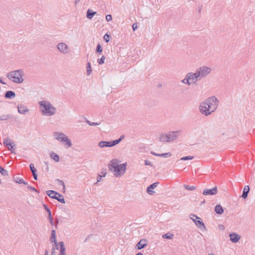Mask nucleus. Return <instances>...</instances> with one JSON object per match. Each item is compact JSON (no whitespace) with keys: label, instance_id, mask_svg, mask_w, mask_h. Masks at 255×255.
Returning a JSON list of instances; mask_svg holds the SVG:
<instances>
[{"label":"nucleus","instance_id":"23","mask_svg":"<svg viewBox=\"0 0 255 255\" xmlns=\"http://www.w3.org/2000/svg\"><path fill=\"white\" fill-rule=\"evenodd\" d=\"M3 143L5 147L8 148L9 145L14 144V142L11 141L9 138L7 137L4 139Z\"/></svg>","mask_w":255,"mask_h":255},{"label":"nucleus","instance_id":"46","mask_svg":"<svg viewBox=\"0 0 255 255\" xmlns=\"http://www.w3.org/2000/svg\"><path fill=\"white\" fill-rule=\"evenodd\" d=\"M144 163H145V165H149L150 166H153V165L152 164V163L148 160H145Z\"/></svg>","mask_w":255,"mask_h":255},{"label":"nucleus","instance_id":"34","mask_svg":"<svg viewBox=\"0 0 255 255\" xmlns=\"http://www.w3.org/2000/svg\"><path fill=\"white\" fill-rule=\"evenodd\" d=\"M102 51H103V48H102V46L100 44H98L97 45V47H96V53H102Z\"/></svg>","mask_w":255,"mask_h":255},{"label":"nucleus","instance_id":"12","mask_svg":"<svg viewBox=\"0 0 255 255\" xmlns=\"http://www.w3.org/2000/svg\"><path fill=\"white\" fill-rule=\"evenodd\" d=\"M198 74L196 71L195 73L189 72L186 74L187 78L191 84H196L198 80H200L201 79L199 77Z\"/></svg>","mask_w":255,"mask_h":255},{"label":"nucleus","instance_id":"55","mask_svg":"<svg viewBox=\"0 0 255 255\" xmlns=\"http://www.w3.org/2000/svg\"><path fill=\"white\" fill-rule=\"evenodd\" d=\"M49 222H50V224H51V225L52 226H53L54 225V222H53V219H51V220H49Z\"/></svg>","mask_w":255,"mask_h":255},{"label":"nucleus","instance_id":"35","mask_svg":"<svg viewBox=\"0 0 255 255\" xmlns=\"http://www.w3.org/2000/svg\"><path fill=\"white\" fill-rule=\"evenodd\" d=\"M194 158V156H186L182 157L180 158L181 160H192Z\"/></svg>","mask_w":255,"mask_h":255},{"label":"nucleus","instance_id":"40","mask_svg":"<svg viewBox=\"0 0 255 255\" xmlns=\"http://www.w3.org/2000/svg\"><path fill=\"white\" fill-rule=\"evenodd\" d=\"M110 35L108 34V33L105 34L104 36V39L107 42H108L110 41Z\"/></svg>","mask_w":255,"mask_h":255},{"label":"nucleus","instance_id":"47","mask_svg":"<svg viewBox=\"0 0 255 255\" xmlns=\"http://www.w3.org/2000/svg\"><path fill=\"white\" fill-rule=\"evenodd\" d=\"M132 27L133 30L135 31L137 28V23H133Z\"/></svg>","mask_w":255,"mask_h":255},{"label":"nucleus","instance_id":"50","mask_svg":"<svg viewBox=\"0 0 255 255\" xmlns=\"http://www.w3.org/2000/svg\"><path fill=\"white\" fill-rule=\"evenodd\" d=\"M48 219H49V220H51V219H52V215H51V212H49L48 213V217H47Z\"/></svg>","mask_w":255,"mask_h":255},{"label":"nucleus","instance_id":"19","mask_svg":"<svg viewBox=\"0 0 255 255\" xmlns=\"http://www.w3.org/2000/svg\"><path fill=\"white\" fill-rule=\"evenodd\" d=\"M16 96L15 93L12 91H7L5 92L4 98L8 99H13Z\"/></svg>","mask_w":255,"mask_h":255},{"label":"nucleus","instance_id":"43","mask_svg":"<svg viewBox=\"0 0 255 255\" xmlns=\"http://www.w3.org/2000/svg\"><path fill=\"white\" fill-rule=\"evenodd\" d=\"M43 206L45 210L47 212V213L51 212L50 209L48 207V206L46 204H43Z\"/></svg>","mask_w":255,"mask_h":255},{"label":"nucleus","instance_id":"29","mask_svg":"<svg viewBox=\"0 0 255 255\" xmlns=\"http://www.w3.org/2000/svg\"><path fill=\"white\" fill-rule=\"evenodd\" d=\"M12 117L11 115H3L1 116H0V121H5L7 120L8 119H10Z\"/></svg>","mask_w":255,"mask_h":255},{"label":"nucleus","instance_id":"4","mask_svg":"<svg viewBox=\"0 0 255 255\" xmlns=\"http://www.w3.org/2000/svg\"><path fill=\"white\" fill-rule=\"evenodd\" d=\"M179 130L169 131L167 133L160 135L159 140L161 142H169L176 139L180 135Z\"/></svg>","mask_w":255,"mask_h":255},{"label":"nucleus","instance_id":"54","mask_svg":"<svg viewBox=\"0 0 255 255\" xmlns=\"http://www.w3.org/2000/svg\"><path fill=\"white\" fill-rule=\"evenodd\" d=\"M92 236V235H89L87 238L85 239V240L84 241V243H85L87 242L88 238H90Z\"/></svg>","mask_w":255,"mask_h":255},{"label":"nucleus","instance_id":"20","mask_svg":"<svg viewBox=\"0 0 255 255\" xmlns=\"http://www.w3.org/2000/svg\"><path fill=\"white\" fill-rule=\"evenodd\" d=\"M59 246H60V253L59 255H66V249L64 246V243L63 242L61 241L59 242Z\"/></svg>","mask_w":255,"mask_h":255},{"label":"nucleus","instance_id":"2","mask_svg":"<svg viewBox=\"0 0 255 255\" xmlns=\"http://www.w3.org/2000/svg\"><path fill=\"white\" fill-rule=\"evenodd\" d=\"M43 115L52 116L56 112V109L49 102L41 101L39 102Z\"/></svg>","mask_w":255,"mask_h":255},{"label":"nucleus","instance_id":"59","mask_svg":"<svg viewBox=\"0 0 255 255\" xmlns=\"http://www.w3.org/2000/svg\"><path fill=\"white\" fill-rule=\"evenodd\" d=\"M80 1V0H75V4H77V3Z\"/></svg>","mask_w":255,"mask_h":255},{"label":"nucleus","instance_id":"37","mask_svg":"<svg viewBox=\"0 0 255 255\" xmlns=\"http://www.w3.org/2000/svg\"><path fill=\"white\" fill-rule=\"evenodd\" d=\"M14 146H15V144L14 143V144L9 145L8 148H7L8 149V150L11 151V153H15V148Z\"/></svg>","mask_w":255,"mask_h":255},{"label":"nucleus","instance_id":"33","mask_svg":"<svg viewBox=\"0 0 255 255\" xmlns=\"http://www.w3.org/2000/svg\"><path fill=\"white\" fill-rule=\"evenodd\" d=\"M85 121L89 126H98L100 125V123H98L97 122H95H95H91L90 121L88 120L87 119H86Z\"/></svg>","mask_w":255,"mask_h":255},{"label":"nucleus","instance_id":"41","mask_svg":"<svg viewBox=\"0 0 255 255\" xmlns=\"http://www.w3.org/2000/svg\"><path fill=\"white\" fill-rule=\"evenodd\" d=\"M56 180L59 183V184L60 185H61L63 186V189H65V185L64 182L62 180L59 179H57Z\"/></svg>","mask_w":255,"mask_h":255},{"label":"nucleus","instance_id":"49","mask_svg":"<svg viewBox=\"0 0 255 255\" xmlns=\"http://www.w3.org/2000/svg\"><path fill=\"white\" fill-rule=\"evenodd\" d=\"M102 177H103V176H102V175H101V174H98V176H97V182H100V181H101V178H102Z\"/></svg>","mask_w":255,"mask_h":255},{"label":"nucleus","instance_id":"60","mask_svg":"<svg viewBox=\"0 0 255 255\" xmlns=\"http://www.w3.org/2000/svg\"><path fill=\"white\" fill-rule=\"evenodd\" d=\"M136 255H143V254L139 252V253H137L136 254Z\"/></svg>","mask_w":255,"mask_h":255},{"label":"nucleus","instance_id":"31","mask_svg":"<svg viewBox=\"0 0 255 255\" xmlns=\"http://www.w3.org/2000/svg\"><path fill=\"white\" fill-rule=\"evenodd\" d=\"M86 69L87 75H90V74L92 72V68L91 66V63L90 62H88L87 64Z\"/></svg>","mask_w":255,"mask_h":255},{"label":"nucleus","instance_id":"26","mask_svg":"<svg viewBox=\"0 0 255 255\" xmlns=\"http://www.w3.org/2000/svg\"><path fill=\"white\" fill-rule=\"evenodd\" d=\"M14 181L18 184H23L24 185H27L28 183L25 181L22 178H20L19 177H14Z\"/></svg>","mask_w":255,"mask_h":255},{"label":"nucleus","instance_id":"58","mask_svg":"<svg viewBox=\"0 0 255 255\" xmlns=\"http://www.w3.org/2000/svg\"><path fill=\"white\" fill-rule=\"evenodd\" d=\"M0 83L2 84H5V83L0 78Z\"/></svg>","mask_w":255,"mask_h":255},{"label":"nucleus","instance_id":"62","mask_svg":"<svg viewBox=\"0 0 255 255\" xmlns=\"http://www.w3.org/2000/svg\"><path fill=\"white\" fill-rule=\"evenodd\" d=\"M51 196H54V194H50Z\"/></svg>","mask_w":255,"mask_h":255},{"label":"nucleus","instance_id":"57","mask_svg":"<svg viewBox=\"0 0 255 255\" xmlns=\"http://www.w3.org/2000/svg\"><path fill=\"white\" fill-rule=\"evenodd\" d=\"M44 255H48V252L47 250H46L45 251Z\"/></svg>","mask_w":255,"mask_h":255},{"label":"nucleus","instance_id":"48","mask_svg":"<svg viewBox=\"0 0 255 255\" xmlns=\"http://www.w3.org/2000/svg\"><path fill=\"white\" fill-rule=\"evenodd\" d=\"M32 173V175L33 176V178H34V180H37L38 175L37 174V173L36 172H33V173Z\"/></svg>","mask_w":255,"mask_h":255},{"label":"nucleus","instance_id":"6","mask_svg":"<svg viewBox=\"0 0 255 255\" xmlns=\"http://www.w3.org/2000/svg\"><path fill=\"white\" fill-rule=\"evenodd\" d=\"M124 135H122L119 139L111 140V141H104L102 140L99 142L98 145L101 148L104 147H111L118 144L124 138Z\"/></svg>","mask_w":255,"mask_h":255},{"label":"nucleus","instance_id":"13","mask_svg":"<svg viewBox=\"0 0 255 255\" xmlns=\"http://www.w3.org/2000/svg\"><path fill=\"white\" fill-rule=\"evenodd\" d=\"M57 49L63 54H67L69 52V47L65 43H59L57 45Z\"/></svg>","mask_w":255,"mask_h":255},{"label":"nucleus","instance_id":"27","mask_svg":"<svg viewBox=\"0 0 255 255\" xmlns=\"http://www.w3.org/2000/svg\"><path fill=\"white\" fill-rule=\"evenodd\" d=\"M50 156L52 159H53L56 162H58L59 161V155L57 154H56L53 152H52L51 153H50Z\"/></svg>","mask_w":255,"mask_h":255},{"label":"nucleus","instance_id":"21","mask_svg":"<svg viewBox=\"0 0 255 255\" xmlns=\"http://www.w3.org/2000/svg\"><path fill=\"white\" fill-rule=\"evenodd\" d=\"M250 186L249 185L245 186L244 187L243 194H242L241 197L242 198H243L244 199H246L247 198L248 194L250 192Z\"/></svg>","mask_w":255,"mask_h":255},{"label":"nucleus","instance_id":"38","mask_svg":"<svg viewBox=\"0 0 255 255\" xmlns=\"http://www.w3.org/2000/svg\"><path fill=\"white\" fill-rule=\"evenodd\" d=\"M182 82L184 84H187L189 86L191 85V83L189 81V80L186 75L185 78L182 81Z\"/></svg>","mask_w":255,"mask_h":255},{"label":"nucleus","instance_id":"16","mask_svg":"<svg viewBox=\"0 0 255 255\" xmlns=\"http://www.w3.org/2000/svg\"><path fill=\"white\" fill-rule=\"evenodd\" d=\"M159 184V182H155L150 185L146 189V191L149 195H152L155 193L152 189H154Z\"/></svg>","mask_w":255,"mask_h":255},{"label":"nucleus","instance_id":"39","mask_svg":"<svg viewBox=\"0 0 255 255\" xmlns=\"http://www.w3.org/2000/svg\"><path fill=\"white\" fill-rule=\"evenodd\" d=\"M105 59V57L104 55L102 56L100 59H98V62L99 64L101 65V64L104 63Z\"/></svg>","mask_w":255,"mask_h":255},{"label":"nucleus","instance_id":"42","mask_svg":"<svg viewBox=\"0 0 255 255\" xmlns=\"http://www.w3.org/2000/svg\"><path fill=\"white\" fill-rule=\"evenodd\" d=\"M27 188L31 191L39 193V191L36 188H35L34 187H33L31 186H28Z\"/></svg>","mask_w":255,"mask_h":255},{"label":"nucleus","instance_id":"61","mask_svg":"<svg viewBox=\"0 0 255 255\" xmlns=\"http://www.w3.org/2000/svg\"><path fill=\"white\" fill-rule=\"evenodd\" d=\"M205 200H204L203 201H202V203L203 204L204 203H205Z\"/></svg>","mask_w":255,"mask_h":255},{"label":"nucleus","instance_id":"17","mask_svg":"<svg viewBox=\"0 0 255 255\" xmlns=\"http://www.w3.org/2000/svg\"><path fill=\"white\" fill-rule=\"evenodd\" d=\"M229 236L230 237L231 241L234 243H237L241 239L240 236L237 233H231L230 234Z\"/></svg>","mask_w":255,"mask_h":255},{"label":"nucleus","instance_id":"25","mask_svg":"<svg viewBox=\"0 0 255 255\" xmlns=\"http://www.w3.org/2000/svg\"><path fill=\"white\" fill-rule=\"evenodd\" d=\"M96 13V12L93 11L90 9H88L87 11L86 16L88 19H91Z\"/></svg>","mask_w":255,"mask_h":255},{"label":"nucleus","instance_id":"3","mask_svg":"<svg viewBox=\"0 0 255 255\" xmlns=\"http://www.w3.org/2000/svg\"><path fill=\"white\" fill-rule=\"evenodd\" d=\"M23 75V71L19 69L8 72L6 75V77L11 81L16 83L20 84L22 83L23 81V79L22 78Z\"/></svg>","mask_w":255,"mask_h":255},{"label":"nucleus","instance_id":"36","mask_svg":"<svg viewBox=\"0 0 255 255\" xmlns=\"http://www.w3.org/2000/svg\"><path fill=\"white\" fill-rule=\"evenodd\" d=\"M29 168L32 173L37 172V170L34 167V165L33 163H30L29 165Z\"/></svg>","mask_w":255,"mask_h":255},{"label":"nucleus","instance_id":"30","mask_svg":"<svg viewBox=\"0 0 255 255\" xmlns=\"http://www.w3.org/2000/svg\"><path fill=\"white\" fill-rule=\"evenodd\" d=\"M171 156V153L170 152H167L164 153H158L157 155V156L159 157H164L165 158L170 157Z\"/></svg>","mask_w":255,"mask_h":255},{"label":"nucleus","instance_id":"10","mask_svg":"<svg viewBox=\"0 0 255 255\" xmlns=\"http://www.w3.org/2000/svg\"><path fill=\"white\" fill-rule=\"evenodd\" d=\"M211 69L210 67L205 66L200 67L196 70L201 79L207 76L211 72Z\"/></svg>","mask_w":255,"mask_h":255},{"label":"nucleus","instance_id":"7","mask_svg":"<svg viewBox=\"0 0 255 255\" xmlns=\"http://www.w3.org/2000/svg\"><path fill=\"white\" fill-rule=\"evenodd\" d=\"M54 135L57 140L65 143V145H67L68 147H70L72 146L71 141L64 133L55 132Z\"/></svg>","mask_w":255,"mask_h":255},{"label":"nucleus","instance_id":"22","mask_svg":"<svg viewBox=\"0 0 255 255\" xmlns=\"http://www.w3.org/2000/svg\"><path fill=\"white\" fill-rule=\"evenodd\" d=\"M215 212L217 214L221 215L224 213L223 208L221 205L218 204L215 207Z\"/></svg>","mask_w":255,"mask_h":255},{"label":"nucleus","instance_id":"44","mask_svg":"<svg viewBox=\"0 0 255 255\" xmlns=\"http://www.w3.org/2000/svg\"><path fill=\"white\" fill-rule=\"evenodd\" d=\"M101 173L102 174L103 177H105L107 174L106 169H102Z\"/></svg>","mask_w":255,"mask_h":255},{"label":"nucleus","instance_id":"51","mask_svg":"<svg viewBox=\"0 0 255 255\" xmlns=\"http://www.w3.org/2000/svg\"><path fill=\"white\" fill-rule=\"evenodd\" d=\"M54 245H55V249H56V250H58V249H59L58 246H59V243H58L57 242V244H56V243H54Z\"/></svg>","mask_w":255,"mask_h":255},{"label":"nucleus","instance_id":"52","mask_svg":"<svg viewBox=\"0 0 255 255\" xmlns=\"http://www.w3.org/2000/svg\"><path fill=\"white\" fill-rule=\"evenodd\" d=\"M55 254V249L53 248L51 251V255H54Z\"/></svg>","mask_w":255,"mask_h":255},{"label":"nucleus","instance_id":"53","mask_svg":"<svg viewBox=\"0 0 255 255\" xmlns=\"http://www.w3.org/2000/svg\"><path fill=\"white\" fill-rule=\"evenodd\" d=\"M150 153H151V154H152V155H155V156H157V155H158V153H155V152L152 151L150 152Z\"/></svg>","mask_w":255,"mask_h":255},{"label":"nucleus","instance_id":"32","mask_svg":"<svg viewBox=\"0 0 255 255\" xmlns=\"http://www.w3.org/2000/svg\"><path fill=\"white\" fill-rule=\"evenodd\" d=\"M184 187L186 189L191 191L195 190L197 188V187L195 186H190V185H184Z\"/></svg>","mask_w":255,"mask_h":255},{"label":"nucleus","instance_id":"14","mask_svg":"<svg viewBox=\"0 0 255 255\" xmlns=\"http://www.w3.org/2000/svg\"><path fill=\"white\" fill-rule=\"evenodd\" d=\"M218 192L217 187L215 186L212 189H205L203 190V194L204 195H214Z\"/></svg>","mask_w":255,"mask_h":255},{"label":"nucleus","instance_id":"56","mask_svg":"<svg viewBox=\"0 0 255 255\" xmlns=\"http://www.w3.org/2000/svg\"><path fill=\"white\" fill-rule=\"evenodd\" d=\"M58 223H59L58 220H57V221H55V228H57V225L58 224Z\"/></svg>","mask_w":255,"mask_h":255},{"label":"nucleus","instance_id":"8","mask_svg":"<svg viewBox=\"0 0 255 255\" xmlns=\"http://www.w3.org/2000/svg\"><path fill=\"white\" fill-rule=\"evenodd\" d=\"M46 193L49 197L56 199L61 203H65L63 196L56 191L49 190L46 191Z\"/></svg>","mask_w":255,"mask_h":255},{"label":"nucleus","instance_id":"5","mask_svg":"<svg viewBox=\"0 0 255 255\" xmlns=\"http://www.w3.org/2000/svg\"><path fill=\"white\" fill-rule=\"evenodd\" d=\"M204 102L207 104V106L210 108L211 112H214L217 109L219 104V100L215 96L207 98Z\"/></svg>","mask_w":255,"mask_h":255},{"label":"nucleus","instance_id":"15","mask_svg":"<svg viewBox=\"0 0 255 255\" xmlns=\"http://www.w3.org/2000/svg\"><path fill=\"white\" fill-rule=\"evenodd\" d=\"M147 245V241L146 239H141L135 246V249L138 250L145 248Z\"/></svg>","mask_w":255,"mask_h":255},{"label":"nucleus","instance_id":"9","mask_svg":"<svg viewBox=\"0 0 255 255\" xmlns=\"http://www.w3.org/2000/svg\"><path fill=\"white\" fill-rule=\"evenodd\" d=\"M190 216V218L193 221L194 223L198 228L203 231H206L207 230V228L201 218L192 214H191Z\"/></svg>","mask_w":255,"mask_h":255},{"label":"nucleus","instance_id":"24","mask_svg":"<svg viewBox=\"0 0 255 255\" xmlns=\"http://www.w3.org/2000/svg\"><path fill=\"white\" fill-rule=\"evenodd\" d=\"M56 232L55 230H52L51 231V237L50 238V242L51 243H56L57 244V240L56 239Z\"/></svg>","mask_w":255,"mask_h":255},{"label":"nucleus","instance_id":"11","mask_svg":"<svg viewBox=\"0 0 255 255\" xmlns=\"http://www.w3.org/2000/svg\"><path fill=\"white\" fill-rule=\"evenodd\" d=\"M199 110L200 112L206 116H208L213 113L211 112L210 108L207 106V104L205 103L204 101L200 104Z\"/></svg>","mask_w":255,"mask_h":255},{"label":"nucleus","instance_id":"18","mask_svg":"<svg viewBox=\"0 0 255 255\" xmlns=\"http://www.w3.org/2000/svg\"><path fill=\"white\" fill-rule=\"evenodd\" d=\"M17 108L18 113L21 114H25L26 112H29V110L27 108L22 104L18 105Z\"/></svg>","mask_w":255,"mask_h":255},{"label":"nucleus","instance_id":"1","mask_svg":"<svg viewBox=\"0 0 255 255\" xmlns=\"http://www.w3.org/2000/svg\"><path fill=\"white\" fill-rule=\"evenodd\" d=\"M120 161L118 159H113L110 161L108 165L109 169L114 172L116 177L123 175L126 170L127 163L119 164Z\"/></svg>","mask_w":255,"mask_h":255},{"label":"nucleus","instance_id":"45","mask_svg":"<svg viewBox=\"0 0 255 255\" xmlns=\"http://www.w3.org/2000/svg\"><path fill=\"white\" fill-rule=\"evenodd\" d=\"M106 18L108 21H110L112 19V16L111 14H108L106 15Z\"/></svg>","mask_w":255,"mask_h":255},{"label":"nucleus","instance_id":"28","mask_svg":"<svg viewBox=\"0 0 255 255\" xmlns=\"http://www.w3.org/2000/svg\"><path fill=\"white\" fill-rule=\"evenodd\" d=\"M174 235L170 233L165 234L162 235V238L166 239H172L173 238Z\"/></svg>","mask_w":255,"mask_h":255}]
</instances>
